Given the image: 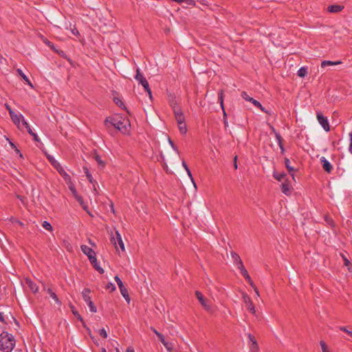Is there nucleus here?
<instances>
[{"label":"nucleus","mask_w":352,"mask_h":352,"mask_svg":"<svg viewBox=\"0 0 352 352\" xmlns=\"http://www.w3.org/2000/svg\"><path fill=\"white\" fill-rule=\"evenodd\" d=\"M104 124L107 127L114 126L124 134H130L131 125L129 120L120 115L107 118Z\"/></svg>","instance_id":"nucleus-1"},{"label":"nucleus","mask_w":352,"mask_h":352,"mask_svg":"<svg viewBox=\"0 0 352 352\" xmlns=\"http://www.w3.org/2000/svg\"><path fill=\"white\" fill-rule=\"evenodd\" d=\"M14 336L7 331H3L0 334V351L3 352H11L15 346Z\"/></svg>","instance_id":"nucleus-2"},{"label":"nucleus","mask_w":352,"mask_h":352,"mask_svg":"<svg viewBox=\"0 0 352 352\" xmlns=\"http://www.w3.org/2000/svg\"><path fill=\"white\" fill-rule=\"evenodd\" d=\"M135 78L137 81H138L139 84L142 85V87H144V89L148 94L149 98L151 99H152V92L149 87V84H148L146 78L140 72V69L139 68L136 69V74L135 76Z\"/></svg>","instance_id":"nucleus-3"},{"label":"nucleus","mask_w":352,"mask_h":352,"mask_svg":"<svg viewBox=\"0 0 352 352\" xmlns=\"http://www.w3.org/2000/svg\"><path fill=\"white\" fill-rule=\"evenodd\" d=\"M47 158L52 166L59 173L60 175H61L65 179H67V177L69 178V175L65 171L64 168L53 156L47 154Z\"/></svg>","instance_id":"nucleus-4"},{"label":"nucleus","mask_w":352,"mask_h":352,"mask_svg":"<svg viewBox=\"0 0 352 352\" xmlns=\"http://www.w3.org/2000/svg\"><path fill=\"white\" fill-rule=\"evenodd\" d=\"M91 293V290L89 288H85L82 292V296L89 307L90 311L92 313L97 312V308L94 305V302L91 300V297L89 296Z\"/></svg>","instance_id":"nucleus-5"},{"label":"nucleus","mask_w":352,"mask_h":352,"mask_svg":"<svg viewBox=\"0 0 352 352\" xmlns=\"http://www.w3.org/2000/svg\"><path fill=\"white\" fill-rule=\"evenodd\" d=\"M316 116H317L318 121L320 123V124L322 126L323 129L325 131L329 132L331 129V127H330L327 117L323 116L321 112H317Z\"/></svg>","instance_id":"nucleus-6"},{"label":"nucleus","mask_w":352,"mask_h":352,"mask_svg":"<svg viewBox=\"0 0 352 352\" xmlns=\"http://www.w3.org/2000/svg\"><path fill=\"white\" fill-rule=\"evenodd\" d=\"M218 101H219V102L221 105V107L223 110V121L224 126L226 129L228 126V122L227 120V113L224 109L223 90H219L218 92Z\"/></svg>","instance_id":"nucleus-7"},{"label":"nucleus","mask_w":352,"mask_h":352,"mask_svg":"<svg viewBox=\"0 0 352 352\" xmlns=\"http://www.w3.org/2000/svg\"><path fill=\"white\" fill-rule=\"evenodd\" d=\"M111 98L113 101L116 104V105L119 107H120L122 109L126 110L129 113V111L127 110L124 103L122 100L120 94L116 91H112L111 93Z\"/></svg>","instance_id":"nucleus-8"},{"label":"nucleus","mask_w":352,"mask_h":352,"mask_svg":"<svg viewBox=\"0 0 352 352\" xmlns=\"http://www.w3.org/2000/svg\"><path fill=\"white\" fill-rule=\"evenodd\" d=\"M241 96L245 100L251 102L256 107L258 108L261 111H265V108L263 107L261 102L254 99L253 98L249 96L245 91H243L241 93Z\"/></svg>","instance_id":"nucleus-9"},{"label":"nucleus","mask_w":352,"mask_h":352,"mask_svg":"<svg viewBox=\"0 0 352 352\" xmlns=\"http://www.w3.org/2000/svg\"><path fill=\"white\" fill-rule=\"evenodd\" d=\"M195 296L199 300L201 305L205 308L206 310L210 311V306L208 304V300L205 298L202 293L199 291L195 292Z\"/></svg>","instance_id":"nucleus-10"},{"label":"nucleus","mask_w":352,"mask_h":352,"mask_svg":"<svg viewBox=\"0 0 352 352\" xmlns=\"http://www.w3.org/2000/svg\"><path fill=\"white\" fill-rule=\"evenodd\" d=\"M285 166L289 173V174L292 176V179L295 180V173L298 171L297 168H294L293 166L290 165L291 162L289 158L285 157L284 159Z\"/></svg>","instance_id":"nucleus-11"},{"label":"nucleus","mask_w":352,"mask_h":352,"mask_svg":"<svg viewBox=\"0 0 352 352\" xmlns=\"http://www.w3.org/2000/svg\"><path fill=\"white\" fill-rule=\"evenodd\" d=\"M280 189L282 192L285 195H291L292 188H290V182L287 178H286L284 182L280 185Z\"/></svg>","instance_id":"nucleus-12"},{"label":"nucleus","mask_w":352,"mask_h":352,"mask_svg":"<svg viewBox=\"0 0 352 352\" xmlns=\"http://www.w3.org/2000/svg\"><path fill=\"white\" fill-rule=\"evenodd\" d=\"M243 298L244 302L246 304L247 309L252 314H254L256 310L251 298L247 294H243Z\"/></svg>","instance_id":"nucleus-13"},{"label":"nucleus","mask_w":352,"mask_h":352,"mask_svg":"<svg viewBox=\"0 0 352 352\" xmlns=\"http://www.w3.org/2000/svg\"><path fill=\"white\" fill-rule=\"evenodd\" d=\"M320 161L324 170L327 173H331L333 170L331 164L324 157H321Z\"/></svg>","instance_id":"nucleus-14"},{"label":"nucleus","mask_w":352,"mask_h":352,"mask_svg":"<svg viewBox=\"0 0 352 352\" xmlns=\"http://www.w3.org/2000/svg\"><path fill=\"white\" fill-rule=\"evenodd\" d=\"M174 116L177 120V124H181L182 122H184L185 118L181 107L174 108Z\"/></svg>","instance_id":"nucleus-15"},{"label":"nucleus","mask_w":352,"mask_h":352,"mask_svg":"<svg viewBox=\"0 0 352 352\" xmlns=\"http://www.w3.org/2000/svg\"><path fill=\"white\" fill-rule=\"evenodd\" d=\"M155 334L157 335V338L160 340V342L163 344V345L165 346V348L167 349V351H170L173 349V344L172 343L166 341L164 336L157 331L156 330H154Z\"/></svg>","instance_id":"nucleus-16"},{"label":"nucleus","mask_w":352,"mask_h":352,"mask_svg":"<svg viewBox=\"0 0 352 352\" xmlns=\"http://www.w3.org/2000/svg\"><path fill=\"white\" fill-rule=\"evenodd\" d=\"M116 238L114 236L111 237V243H113L115 245V246L116 247V243L118 242L120 248L122 249V250L124 251V243L122 240L120 234H119V232L118 231H116Z\"/></svg>","instance_id":"nucleus-17"},{"label":"nucleus","mask_w":352,"mask_h":352,"mask_svg":"<svg viewBox=\"0 0 352 352\" xmlns=\"http://www.w3.org/2000/svg\"><path fill=\"white\" fill-rule=\"evenodd\" d=\"M8 109L9 111L11 119L15 124H19L21 118H22V120L24 119L21 114L18 115L15 113L9 107H8Z\"/></svg>","instance_id":"nucleus-18"},{"label":"nucleus","mask_w":352,"mask_h":352,"mask_svg":"<svg viewBox=\"0 0 352 352\" xmlns=\"http://www.w3.org/2000/svg\"><path fill=\"white\" fill-rule=\"evenodd\" d=\"M238 269L240 270L241 275L248 282V283L251 286H254V283H253L252 280L251 279V277L249 275L247 270L245 268L244 265H243L242 267H239Z\"/></svg>","instance_id":"nucleus-19"},{"label":"nucleus","mask_w":352,"mask_h":352,"mask_svg":"<svg viewBox=\"0 0 352 352\" xmlns=\"http://www.w3.org/2000/svg\"><path fill=\"white\" fill-rule=\"evenodd\" d=\"M81 250L85 255L87 256L89 259L90 257L96 256V252L94 250L86 245H81Z\"/></svg>","instance_id":"nucleus-20"},{"label":"nucleus","mask_w":352,"mask_h":352,"mask_svg":"<svg viewBox=\"0 0 352 352\" xmlns=\"http://www.w3.org/2000/svg\"><path fill=\"white\" fill-rule=\"evenodd\" d=\"M22 123L25 126L28 133L32 136L33 138V140L36 142H39L40 141V139L38 138V135L34 133L30 127V126L29 125V124L26 122V120L25 119L23 120L22 121Z\"/></svg>","instance_id":"nucleus-21"},{"label":"nucleus","mask_w":352,"mask_h":352,"mask_svg":"<svg viewBox=\"0 0 352 352\" xmlns=\"http://www.w3.org/2000/svg\"><path fill=\"white\" fill-rule=\"evenodd\" d=\"M344 8V6L342 5H330L327 7V11L331 13H338L341 12Z\"/></svg>","instance_id":"nucleus-22"},{"label":"nucleus","mask_w":352,"mask_h":352,"mask_svg":"<svg viewBox=\"0 0 352 352\" xmlns=\"http://www.w3.org/2000/svg\"><path fill=\"white\" fill-rule=\"evenodd\" d=\"M25 281L26 285L28 286V287L33 293L35 294L38 292V287L34 282H33L30 278H25Z\"/></svg>","instance_id":"nucleus-23"},{"label":"nucleus","mask_w":352,"mask_h":352,"mask_svg":"<svg viewBox=\"0 0 352 352\" xmlns=\"http://www.w3.org/2000/svg\"><path fill=\"white\" fill-rule=\"evenodd\" d=\"M231 255H232V258L234 260L235 265L237 266V268H239L240 267H242L243 265V261L241 259L239 255L234 252H232Z\"/></svg>","instance_id":"nucleus-24"},{"label":"nucleus","mask_w":352,"mask_h":352,"mask_svg":"<svg viewBox=\"0 0 352 352\" xmlns=\"http://www.w3.org/2000/svg\"><path fill=\"white\" fill-rule=\"evenodd\" d=\"M69 308L71 309V311L72 312V314L75 316V317L76 318V319L78 320H80L83 326H85V322L83 320V318H82V316L80 315V314L78 313V311L76 310V309L75 308V307L72 305V304H70L69 305Z\"/></svg>","instance_id":"nucleus-25"},{"label":"nucleus","mask_w":352,"mask_h":352,"mask_svg":"<svg viewBox=\"0 0 352 352\" xmlns=\"http://www.w3.org/2000/svg\"><path fill=\"white\" fill-rule=\"evenodd\" d=\"M93 157L95 159V160L97 162L98 166L100 168H103L105 166V163L104 161L102 160L100 156L97 154L96 151L94 150L93 153Z\"/></svg>","instance_id":"nucleus-26"},{"label":"nucleus","mask_w":352,"mask_h":352,"mask_svg":"<svg viewBox=\"0 0 352 352\" xmlns=\"http://www.w3.org/2000/svg\"><path fill=\"white\" fill-rule=\"evenodd\" d=\"M273 177L276 180L280 182L285 179V177H287V174L285 172L278 173L277 171L274 170L273 172Z\"/></svg>","instance_id":"nucleus-27"},{"label":"nucleus","mask_w":352,"mask_h":352,"mask_svg":"<svg viewBox=\"0 0 352 352\" xmlns=\"http://www.w3.org/2000/svg\"><path fill=\"white\" fill-rule=\"evenodd\" d=\"M19 75L23 78V80L31 87H33V85L31 82V81L29 80V78L27 77V76L23 72V71L21 69H18L16 70Z\"/></svg>","instance_id":"nucleus-28"},{"label":"nucleus","mask_w":352,"mask_h":352,"mask_svg":"<svg viewBox=\"0 0 352 352\" xmlns=\"http://www.w3.org/2000/svg\"><path fill=\"white\" fill-rule=\"evenodd\" d=\"M120 292H121V294L122 295V296L124 298V299L126 300L127 303L129 304L130 301H131V298H130V296L128 293V290H127L126 287H124L122 289H120Z\"/></svg>","instance_id":"nucleus-29"},{"label":"nucleus","mask_w":352,"mask_h":352,"mask_svg":"<svg viewBox=\"0 0 352 352\" xmlns=\"http://www.w3.org/2000/svg\"><path fill=\"white\" fill-rule=\"evenodd\" d=\"M47 294L50 295V296L55 300V302H56L57 304H58V305H60V304H61V302H60V301L59 300V299H58V298L57 295H56V294L52 291V289L48 288V289H47Z\"/></svg>","instance_id":"nucleus-30"},{"label":"nucleus","mask_w":352,"mask_h":352,"mask_svg":"<svg viewBox=\"0 0 352 352\" xmlns=\"http://www.w3.org/2000/svg\"><path fill=\"white\" fill-rule=\"evenodd\" d=\"M83 170L90 183H94V182H96V181L94 180L92 175L89 170V168L87 166H83Z\"/></svg>","instance_id":"nucleus-31"},{"label":"nucleus","mask_w":352,"mask_h":352,"mask_svg":"<svg viewBox=\"0 0 352 352\" xmlns=\"http://www.w3.org/2000/svg\"><path fill=\"white\" fill-rule=\"evenodd\" d=\"M324 221L327 222L328 225H329L331 228L336 227V223L333 221V219L329 215H325L324 217Z\"/></svg>","instance_id":"nucleus-32"},{"label":"nucleus","mask_w":352,"mask_h":352,"mask_svg":"<svg viewBox=\"0 0 352 352\" xmlns=\"http://www.w3.org/2000/svg\"><path fill=\"white\" fill-rule=\"evenodd\" d=\"M340 63H341L340 61L333 62V61H331V60H323L321 63V67H325L327 66L336 65H338Z\"/></svg>","instance_id":"nucleus-33"},{"label":"nucleus","mask_w":352,"mask_h":352,"mask_svg":"<svg viewBox=\"0 0 352 352\" xmlns=\"http://www.w3.org/2000/svg\"><path fill=\"white\" fill-rule=\"evenodd\" d=\"M307 67H300L297 72V75L300 78H304L307 75Z\"/></svg>","instance_id":"nucleus-34"},{"label":"nucleus","mask_w":352,"mask_h":352,"mask_svg":"<svg viewBox=\"0 0 352 352\" xmlns=\"http://www.w3.org/2000/svg\"><path fill=\"white\" fill-rule=\"evenodd\" d=\"M250 349L252 352H258V345L257 341H254L253 342L250 344Z\"/></svg>","instance_id":"nucleus-35"},{"label":"nucleus","mask_w":352,"mask_h":352,"mask_svg":"<svg viewBox=\"0 0 352 352\" xmlns=\"http://www.w3.org/2000/svg\"><path fill=\"white\" fill-rule=\"evenodd\" d=\"M178 124L179 132L182 134H186V132H187V128H186V125L185 124V122H182L181 124Z\"/></svg>","instance_id":"nucleus-36"},{"label":"nucleus","mask_w":352,"mask_h":352,"mask_svg":"<svg viewBox=\"0 0 352 352\" xmlns=\"http://www.w3.org/2000/svg\"><path fill=\"white\" fill-rule=\"evenodd\" d=\"M342 256L343 258L344 265L346 266L348 270L351 272L352 270L351 267H352V264L351 263L350 261L344 254H342Z\"/></svg>","instance_id":"nucleus-37"},{"label":"nucleus","mask_w":352,"mask_h":352,"mask_svg":"<svg viewBox=\"0 0 352 352\" xmlns=\"http://www.w3.org/2000/svg\"><path fill=\"white\" fill-rule=\"evenodd\" d=\"M89 260L94 268L99 265L96 256L90 257Z\"/></svg>","instance_id":"nucleus-38"},{"label":"nucleus","mask_w":352,"mask_h":352,"mask_svg":"<svg viewBox=\"0 0 352 352\" xmlns=\"http://www.w3.org/2000/svg\"><path fill=\"white\" fill-rule=\"evenodd\" d=\"M42 226L48 231L52 230V226L48 221H44L42 223Z\"/></svg>","instance_id":"nucleus-39"},{"label":"nucleus","mask_w":352,"mask_h":352,"mask_svg":"<svg viewBox=\"0 0 352 352\" xmlns=\"http://www.w3.org/2000/svg\"><path fill=\"white\" fill-rule=\"evenodd\" d=\"M99 335L102 337L103 338H107V331L103 328L98 331Z\"/></svg>","instance_id":"nucleus-40"},{"label":"nucleus","mask_w":352,"mask_h":352,"mask_svg":"<svg viewBox=\"0 0 352 352\" xmlns=\"http://www.w3.org/2000/svg\"><path fill=\"white\" fill-rule=\"evenodd\" d=\"M275 137H276V139L278 141V146L280 145V144H283V139L281 137V135H280V133H276L275 134Z\"/></svg>","instance_id":"nucleus-41"},{"label":"nucleus","mask_w":352,"mask_h":352,"mask_svg":"<svg viewBox=\"0 0 352 352\" xmlns=\"http://www.w3.org/2000/svg\"><path fill=\"white\" fill-rule=\"evenodd\" d=\"M168 143L171 146V147L173 148L174 151H175L177 153H179L177 146L174 144L173 140L168 137Z\"/></svg>","instance_id":"nucleus-42"},{"label":"nucleus","mask_w":352,"mask_h":352,"mask_svg":"<svg viewBox=\"0 0 352 352\" xmlns=\"http://www.w3.org/2000/svg\"><path fill=\"white\" fill-rule=\"evenodd\" d=\"M106 289H110L111 292H113V291H115L116 290V286L114 284H113L112 283H109L107 285H106Z\"/></svg>","instance_id":"nucleus-43"},{"label":"nucleus","mask_w":352,"mask_h":352,"mask_svg":"<svg viewBox=\"0 0 352 352\" xmlns=\"http://www.w3.org/2000/svg\"><path fill=\"white\" fill-rule=\"evenodd\" d=\"M340 329L345 333H347V335H349V336H351L352 338V331H349L346 329V327H341L340 328Z\"/></svg>","instance_id":"nucleus-44"},{"label":"nucleus","mask_w":352,"mask_h":352,"mask_svg":"<svg viewBox=\"0 0 352 352\" xmlns=\"http://www.w3.org/2000/svg\"><path fill=\"white\" fill-rule=\"evenodd\" d=\"M320 346H321L322 352H329L327 350V346L324 341H320Z\"/></svg>","instance_id":"nucleus-45"},{"label":"nucleus","mask_w":352,"mask_h":352,"mask_svg":"<svg viewBox=\"0 0 352 352\" xmlns=\"http://www.w3.org/2000/svg\"><path fill=\"white\" fill-rule=\"evenodd\" d=\"M248 338L250 344L253 342L254 341H256L255 337L251 333L248 334Z\"/></svg>","instance_id":"nucleus-46"},{"label":"nucleus","mask_w":352,"mask_h":352,"mask_svg":"<svg viewBox=\"0 0 352 352\" xmlns=\"http://www.w3.org/2000/svg\"><path fill=\"white\" fill-rule=\"evenodd\" d=\"M183 3H186L188 5L195 6L196 2L195 0H184Z\"/></svg>","instance_id":"nucleus-47"},{"label":"nucleus","mask_w":352,"mask_h":352,"mask_svg":"<svg viewBox=\"0 0 352 352\" xmlns=\"http://www.w3.org/2000/svg\"><path fill=\"white\" fill-rule=\"evenodd\" d=\"M75 197H76V200L78 201V202L80 205H82L83 204V199H82V197L81 196H79V195H77L75 196Z\"/></svg>","instance_id":"nucleus-48"},{"label":"nucleus","mask_w":352,"mask_h":352,"mask_svg":"<svg viewBox=\"0 0 352 352\" xmlns=\"http://www.w3.org/2000/svg\"><path fill=\"white\" fill-rule=\"evenodd\" d=\"M170 106L173 109V111H174V108L176 109L177 107H180L179 106V104L176 102H174V101L170 102Z\"/></svg>","instance_id":"nucleus-49"},{"label":"nucleus","mask_w":352,"mask_h":352,"mask_svg":"<svg viewBox=\"0 0 352 352\" xmlns=\"http://www.w3.org/2000/svg\"><path fill=\"white\" fill-rule=\"evenodd\" d=\"M349 150V152L352 154V132L350 133V144Z\"/></svg>","instance_id":"nucleus-50"},{"label":"nucleus","mask_w":352,"mask_h":352,"mask_svg":"<svg viewBox=\"0 0 352 352\" xmlns=\"http://www.w3.org/2000/svg\"><path fill=\"white\" fill-rule=\"evenodd\" d=\"M69 188L72 192L74 196L77 195L76 190L74 186H70Z\"/></svg>","instance_id":"nucleus-51"},{"label":"nucleus","mask_w":352,"mask_h":352,"mask_svg":"<svg viewBox=\"0 0 352 352\" xmlns=\"http://www.w3.org/2000/svg\"><path fill=\"white\" fill-rule=\"evenodd\" d=\"M96 271H98L100 274L104 273V270L102 268L100 265L97 266L96 268H94Z\"/></svg>","instance_id":"nucleus-52"},{"label":"nucleus","mask_w":352,"mask_h":352,"mask_svg":"<svg viewBox=\"0 0 352 352\" xmlns=\"http://www.w3.org/2000/svg\"><path fill=\"white\" fill-rule=\"evenodd\" d=\"M237 156L236 155L234 157V168L235 170L237 169L238 168V166H237Z\"/></svg>","instance_id":"nucleus-53"},{"label":"nucleus","mask_w":352,"mask_h":352,"mask_svg":"<svg viewBox=\"0 0 352 352\" xmlns=\"http://www.w3.org/2000/svg\"><path fill=\"white\" fill-rule=\"evenodd\" d=\"M14 223H15L18 224L19 226H21V227L24 226V223H23L22 221H19V220H18V219H15V220L14 221Z\"/></svg>","instance_id":"nucleus-54"},{"label":"nucleus","mask_w":352,"mask_h":352,"mask_svg":"<svg viewBox=\"0 0 352 352\" xmlns=\"http://www.w3.org/2000/svg\"><path fill=\"white\" fill-rule=\"evenodd\" d=\"M0 322H3L4 324H7V322L5 321L4 316L3 315V313L0 312Z\"/></svg>","instance_id":"nucleus-55"},{"label":"nucleus","mask_w":352,"mask_h":352,"mask_svg":"<svg viewBox=\"0 0 352 352\" xmlns=\"http://www.w3.org/2000/svg\"><path fill=\"white\" fill-rule=\"evenodd\" d=\"M72 32L74 35H79L80 34L78 30L76 28H74V29L72 30Z\"/></svg>","instance_id":"nucleus-56"},{"label":"nucleus","mask_w":352,"mask_h":352,"mask_svg":"<svg viewBox=\"0 0 352 352\" xmlns=\"http://www.w3.org/2000/svg\"><path fill=\"white\" fill-rule=\"evenodd\" d=\"M114 279L116 281L117 284H120V282H122L118 276H116L114 277Z\"/></svg>","instance_id":"nucleus-57"},{"label":"nucleus","mask_w":352,"mask_h":352,"mask_svg":"<svg viewBox=\"0 0 352 352\" xmlns=\"http://www.w3.org/2000/svg\"><path fill=\"white\" fill-rule=\"evenodd\" d=\"M279 147H280V153H281V154H284V153H285V148H284L283 144L279 145Z\"/></svg>","instance_id":"nucleus-58"},{"label":"nucleus","mask_w":352,"mask_h":352,"mask_svg":"<svg viewBox=\"0 0 352 352\" xmlns=\"http://www.w3.org/2000/svg\"><path fill=\"white\" fill-rule=\"evenodd\" d=\"M182 166L185 170H188L189 168L184 160H182Z\"/></svg>","instance_id":"nucleus-59"},{"label":"nucleus","mask_w":352,"mask_h":352,"mask_svg":"<svg viewBox=\"0 0 352 352\" xmlns=\"http://www.w3.org/2000/svg\"><path fill=\"white\" fill-rule=\"evenodd\" d=\"M186 170V172H187V173H188V176L190 177V179L192 180V179H192V173H191V172H190V169L188 168V170Z\"/></svg>","instance_id":"nucleus-60"},{"label":"nucleus","mask_w":352,"mask_h":352,"mask_svg":"<svg viewBox=\"0 0 352 352\" xmlns=\"http://www.w3.org/2000/svg\"><path fill=\"white\" fill-rule=\"evenodd\" d=\"M270 129H271V131L274 133V135L276 133H277L278 132L276 131L275 128L273 126H270Z\"/></svg>","instance_id":"nucleus-61"},{"label":"nucleus","mask_w":352,"mask_h":352,"mask_svg":"<svg viewBox=\"0 0 352 352\" xmlns=\"http://www.w3.org/2000/svg\"><path fill=\"white\" fill-rule=\"evenodd\" d=\"M252 287L254 288L255 293L258 296L259 295L258 290L257 287L255 286V285L254 284V286H252Z\"/></svg>","instance_id":"nucleus-62"},{"label":"nucleus","mask_w":352,"mask_h":352,"mask_svg":"<svg viewBox=\"0 0 352 352\" xmlns=\"http://www.w3.org/2000/svg\"><path fill=\"white\" fill-rule=\"evenodd\" d=\"M120 289H122V287H125L122 282H120V284H118Z\"/></svg>","instance_id":"nucleus-63"},{"label":"nucleus","mask_w":352,"mask_h":352,"mask_svg":"<svg viewBox=\"0 0 352 352\" xmlns=\"http://www.w3.org/2000/svg\"><path fill=\"white\" fill-rule=\"evenodd\" d=\"M126 352H132V348L131 346H129L126 349Z\"/></svg>","instance_id":"nucleus-64"}]
</instances>
